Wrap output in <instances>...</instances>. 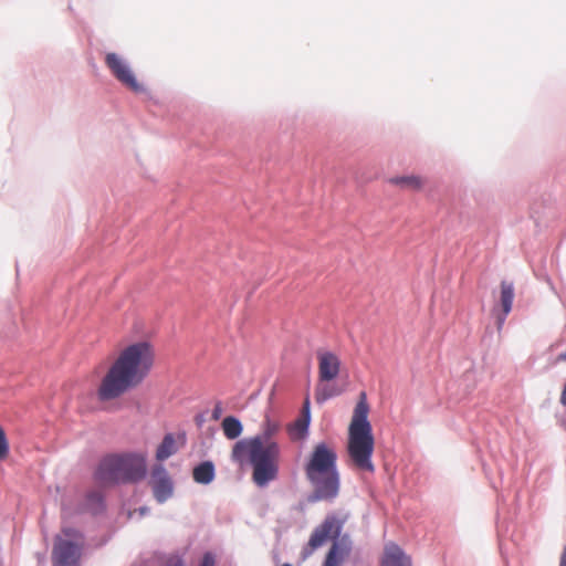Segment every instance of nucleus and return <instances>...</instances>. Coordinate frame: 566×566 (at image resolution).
Listing matches in <instances>:
<instances>
[{
    "label": "nucleus",
    "instance_id": "39448f33",
    "mask_svg": "<svg viewBox=\"0 0 566 566\" xmlns=\"http://www.w3.org/2000/svg\"><path fill=\"white\" fill-rule=\"evenodd\" d=\"M146 476V454L122 453L104 458L99 463L95 479L103 485L118 482L135 483Z\"/></svg>",
    "mask_w": 566,
    "mask_h": 566
},
{
    "label": "nucleus",
    "instance_id": "412c9836",
    "mask_svg": "<svg viewBox=\"0 0 566 566\" xmlns=\"http://www.w3.org/2000/svg\"><path fill=\"white\" fill-rule=\"evenodd\" d=\"M222 407L220 403H217L213 411H212V419L218 420L221 416Z\"/></svg>",
    "mask_w": 566,
    "mask_h": 566
},
{
    "label": "nucleus",
    "instance_id": "f257e3e1",
    "mask_svg": "<svg viewBox=\"0 0 566 566\" xmlns=\"http://www.w3.org/2000/svg\"><path fill=\"white\" fill-rule=\"evenodd\" d=\"M155 363V350L148 342H137L123 348L97 388L99 401H112L140 385Z\"/></svg>",
    "mask_w": 566,
    "mask_h": 566
},
{
    "label": "nucleus",
    "instance_id": "9b49d317",
    "mask_svg": "<svg viewBox=\"0 0 566 566\" xmlns=\"http://www.w3.org/2000/svg\"><path fill=\"white\" fill-rule=\"evenodd\" d=\"M500 287V303L502 306V316L497 318L499 326H501L504 323L505 317L511 312L514 300V286L511 282L502 281Z\"/></svg>",
    "mask_w": 566,
    "mask_h": 566
},
{
    "label": "nucleus",
    "instance_id": "0eeeda50",
    "mask_svg": "<svg viewBox=\"0 0 566 566\" xmlns=\"http://www.w3.org/2000/svg\"><path fill=\"white\" fill-rule=\"evenodd\" d=\"M105 64L112 74L126 87L133 92H142L143 86L137 82L134 73L130 71L123 57L116 53H107Z\"/></svg>",
    "mask_w": 566,
    "mask_h": 566
},
{
    "label": "nucleus",
    "instance_id": "4be33fe9",
    "mask_svg": "<svg viewBox=\"0 0 566 566\" xmlns=\"http://www.w3.org/2000/svg\"><path fill=\"white\" fill-rule=\"evenodd\" d=\"M559 566H566V544L563 547V552L560 555Z\"/></svg>",
    "mask_w": 566,
    "mask_h": 566
},
{
    "label": "nucleus",
    "instance_id": "20e7f679",
    "mask_svg": "<svg viewBox=\"0 0 566 566\" xmlns=\"http://www.w3.org/2000/svg\"><path fill=\"white\" fill-rule=\"evenodd\" d=\"M368 413L369 406L366 392L361 391L348 427L347 454L350 464L355 469L374 473L375 439Z\"/></svg>",
    "mask_w": 566,
    "mask_h": 566
},
{
    "label": "nucleus",
    "instance_id": "6ab92c4d",
    "mask_svg": "<svg viewBox=\"0 0 566 566\" xmlns=\"http://www.w3.org/2000/svg\"><path fill=\"white\" fill-rule=\"evenodd\" d=\"M338 547L337 544L334 543L331 547L329 552L327 553L326 559L324 562L323 566H338Z\"/></svg>",
    "mask_w": 566,
    "mask_h": 566
},
{
    "label": "nucleus",
    "instance_id": "f3484780",
    "mask_svg": "<svg viewBox=\"0 0 566 566\" xmlns=\"http://www.w3.org/2000/svg\"><path fill=\"white\" fill-rule=\"evenodd\" d=\"M340 394V390L334 389L327 384L318 382L315 389V401L317 403H323L329 398L337 396Z\"/></svg>",
    "mask_w": 566,
    "mask_h": 566
},
{
    "label": "nucleus",
    "instance_id": "aec40b11",
    "mask_svg": "<svg viewBox=\"0 0 566 566\" xmlns=\"http://www.w3.org/2000/svg\"><path fill=\"white\" fill-rule=\"evenodd\" d=\"M200 566H214V557L210 553H206L202 557Z\"/></svg>",
    "mask_w": 566,
    "mask_h": 566
},
{
    "label": "nucleus",
    "instance_id": "4468645a",
    "mask_svg": "<svg viewBox=\"0 0 566 566\" xmlns=\"http://www.w3.org/2000/svg\"><path fill=\"white\" fill-rule=\"evenodd\" d=\"M389 182L401 189L410 190H420L424 185L423 179L415 175L392 177L389 179Z\"/></svg>",
    "mask_w": 566,
    "mask_h": 566
},
{
    "label": "nucleus",
    "instance_id": "9d476101",
    "mask_svg": "<svg viewBox=\"0 0 566 566\" xmlns=\"http://www.w3.org/2000/svg\"><path fill=\"white\" fill-rule=\"evenodd\" d=\"M340 526L335 517H327L318 527L314 530L310 537L308 545L315 549L329 539L339 535Z\"/></svg>",
    "mask_w": 566,
    "mask_h": 566
},
{
    "label": "nucleus",
    "instance_id": "f03ea898",
    "mask_svg": "<svg viewBox=\"0 0 566 566\" xmlns=\"http://www.w3.org/2000/svg\"><path fill=\"white\" fill-rule=\"evenodd\" d=\"M279 430V422L266 418L260 434L239 440L232 447V461L240 465L250 462L252 480L258 486H265L277 478L281 450L272 438Z\"/></svg>",
    "mask_w": 566,
    "mask_h": 566
},
{
    "label": "nucleus",
    "instance_id": "a211bd4d",
    "mask_svg": "<svg viewBox=\"0 0 566 566\" xmlns=\"http://www.w3.org/2000/svg\"><path fill=\"white\" fill-rule=\"evenodd\" d=\"M308 407H310V399L306 398L304 401V412H305L304 419L296 420L293 426V429L297 430V432L300 433L301 437H303L307 431V427H308V422H310Z\"/></svg>",
    "mask_w": 566,
    "mask_h": 566
},
{
    "label": "nucleus",
    "instance_id": "ddd939ff",
    "mask_svg": "<svg viewBox=\"0 0 566 566\" xmlns=\"http://www.w3.org/2000/svg\"><path fill=\"white\" fill-rule=\"evenodd\" d=\"M192 478L197 483L209 484L214 479V465L210 461H205L197 465L192 471Z\"/></svg>",
    "mask_w": 566,
    "mask_h": 566
},
{
    "label": "nucleus",
    "instance_id": "5701e85b",
    "mask_svg": "<svg viewBox=\"0 0 566 566\" xmlns=\"http://www.w3.org/2000/svg\"><path fill=\"white\" fill-rule=\"evenodd\" d=\"M556 360H557V361H566V352H565V353H563V354H560V355H558V357H557V359H556Z\"/></svg>",
    "mask_w": 566,
    "mask_h": 566
},
{
    "label": "nucleus",
    "instance_id": "f8f14e48",
    "mask_svg": "<svg viewBox=\"0 0 566 566\" xmlns=\"http://www.w3.org/2000/svg\"><path fill=\"white\" fill-rule=\"evenodd\" d=\"M381 566H410V563L399 546L389 544L385 548Z\"/></svg>",
    "mask_w": 566,
    "mask_h": 566
},
{
    "label": "nucleus",
    "instance_id": "6e6552de",
    "mask_svg": "<svg viewBox=\"0 0 566 566\" xmlns=\"http://www.w3.org/2000/svg\"><path fill=\"white\" fill-rule=\"evenodd\" d=\"M148 483L151 488L154 497L158 503H164L172 496L174 482L167 470L161 464L153 467Z\"/></svg>",
    "mask_w": 566,
    "mask_h": 566
},
{
    "label": "nucleus",
    "instance_id": "dca6fc26",
    "mask_svg": "<svg viewBox=\"0 0 566 566\" xmlns=\"http://www.w3.org/2000/svg\"><path fill=\"white\" fill-rule=\"evenodd\" d=\"M177 452L176 441L171 433L164 437L156 451V459L164 461Z\"/></svg>",
    "mask_w": 566,
    "mask_h": 566
},
{
    "label": "nucleus",
    "instance_id": "2eb2a0df",
    "mask_svg": "<svg viewBox=\"0 0 566 566\" xmlns=\"http://www.w3.org/2000/svg\"><path fill=\"white\" fill-rule=\"evenodd\" d=\"M223 434L229 440L239 438L243 431L242 423L233 416L226 417L221 422Z\"/></svg>",
    "mask_w": 566,
    "mask_h": 566
},
{
    "label": "nucleus",
    "instance_id": "423d86ee",
    "mask_svg": "<svg viewBox=\"0 0 566 566\" xmlns=\"http://www.w3.org/2000/svg\"><path fill=\"white\" fill-rule=\"evenodd\" d=\"M84 536L75 528L64 526L55 536L52 551L53 566H78Z\"/></svg>",
    "mask_w": 566,
    "mask_h": 566
},
{
    "label": "nucleus",
    "instance_id": "7ed1b4c3",
    "mask_svg": "<svg viewBox=\"0 0 566 566\" xmlns=\"http://www.w3.org/2000/svg\"><path fill=\"white\" fill-rule=\"evenodd\" d=\"M304 472L313 486L315 500L329 501L338 495L337 453L332 444L326 442L315 444L308 454Z\"/></svg>",
    "mask_w": 566,
    "mask_h": 566
},
{
    "label": "nucleus",
    "instance_id": "1a4fd4ad",
    "mask_svg": "<svg viewBox=\"0 0 566 566\" xmlns=\"http://www.w3.org/2000/svg\"><path fill=\"white\" fill-rule=\"evenodd\" d=\"M317 360L319 382H329L338 376L340 359L336 354L321 349L317 352Z\"/></svg>",
    "mask_w": 566,
    "mask_h": 566
}]
</instances>
